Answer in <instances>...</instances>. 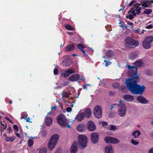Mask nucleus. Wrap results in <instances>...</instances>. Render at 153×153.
<instances>
[{
  "instance_id": "f257e3e1",
  "label": "nucleus",
  "mask_w": 153,
  "mask_h": 153,
  "mask_svg": "<svg viewBox=\"0 0 153 153\" xmlns=\"http://www.w3.org/2000/svg\"><path fill=\"white\" fill-rule=\"evenodd\" d=\"M127 68L129 70V76L131 77L128 78L125 83L126 86L129 91L134 94L142 95L145 89V86L143 85L140 86L137 84V80L139 76H137V70L136 67L127 65Z\"/></svg>"
},
{
  "instance_id": "f03ea898",
  "label": "nucleus",
  "mask_w": 153,
  "mask_h": 153,
  "mask_svg": "<svg viewBox=\"0 0 153 153\" xmlns=\"http://www.w3.org/2000/svg\"><path fill=\"white\" fill-rule=\"evenodd\" d=\"M140 6H142L143 8H145L147 7V4L146 2L142 3L141 4L137 3L135 4L133 6L131 10L128 12L126 18L130 19H132L136 14L140 13L141 9V7H140Z\"/></svg>"
},
{
  "instance_id": "7ed1b4c3",
  "label": "nucleus",
  "mask_w": 153,
  "mask_h": 153,
  "mask_svg": "<svg viewBox=\"0 0 153 153\" xmlns=\"http://www.w3.org/2000/svg\"><path fill=\"white\" fill-rule=\"evenodd\" d=\"M117 113L119 116L124 117L125 116L127 112V108L123 100H120L117 105Z\"/></svg>"
},
{
  "instance_id": "20e7f679",
  "label": "nucleus",
  "mask_w": 153,
  "mask_h": 153,
  "mask_svg": "<svg viewBox=\"0 0 153 153\" xmlns=\"http://www.w3.org/2000/svg\"><path fill=\"white\" fill-rule=\"evenodd\" d=\"M59 136L56 134L53 135L50 140L48 144V147L50 150H52L57 143L59 140Z\"/></svg>"
},
{
  "instance_id": "39448f33",
  "label": "nucleus",
  "mask_w": 153,
  "mask_h": 153,
  "mask_svg": "<svg viewBox=\"0 0 153 153\" xmlns=\"http://www.w3.org/2000/svg\"><path fill=\"white\" fill-rule=\"evenodd\" d=\"M125 43L127 47L134 48L139 45V42L131 37H128L125 39Z\"/></svg>"
},
{
  "instance_id": "423d86ee",
  "label": "nucleus",
  "mask_w": 153,
  "mask_h": 153,
  "mask_svg": "<svg viewBox=\"0 0 153 153\" xmlns=\"http://www.w3.org/2000/svg\"><path fill=\"white\" fill-rule=\"evenodd\" d=\"M79 143L82 147L85 148L86 147L88 142L87 137L84 135H79L78 137Z\"/></svg>"
},
{
  "instance_id": "0eeeda50",
  "label": "nucleus",
  "mask_w": 153,
  "mask_h": 153,
  "mask_svg": "<svg viewBox=\"0 0 153 153\" xmlns=\"http://www.w3.org/2000/svg\"><path fill=\"white\" fill-rule=\"evenodd\" d=\"M56 120L60 126L64 127L66 126L67 124V119L64 115L61 114L59 115Z\"/></svg>"
},
{
  "instance_id": "6e6552de",
  "label": "nucleus",
  "mask_w": 153,
  "mask_h": 153,
  "mask_svg": "<svg viewBox=\"0 0 153 153\" xmlns=\"http://www.w3.org/2000/svg\"><path fill=\"white\" fill-rule=\"evenodd\" d=\"M93 113L96 118H100L102 115V111L101 107L100 105L96 106L94 108Z\"/></svg>"
},
{
  "instance_id": "1a4fd4ad",
  "label": "nucleus",
  "mask_w": 153,
  "mask_h": 153,
  "mask_svg": "<svg viewBox=\"0 0 153 153\" xmlns=\"http://www.w3.org/2000/svg\"><path fill=\"white\" fill-rule=\"evenodd\" d=\"M153 41V37H146L143 42V47L145 49H149L151 47V43Z\"/></svg>"
},
{
  "instance_id": "9d476101",
  "label": "nucleus",
  "mask_w": 153,
  "mask_h": 153,
  "mask_svg": "<svg viewBox=\"0 0 153 153\" xmlns=\"http://www.w3.org/2000/svg\"><path fill=\"white\" fill-rule=\"evenodd\" d=\"M104 140L108 143L118 144L120 143V140L115 137L107 136L105 137Z\"/></svg>"
},
{
  "instance_id": "9b49d317",
  "label": "nucleus",
  "mask_w": 153,
  "mask_h": 153,
  "mask_svg": "<svg viewBox=\"0 0 153 153\" xmlns=\"http://www.w3.org/2000/svg\"><path fill=\"white\" fill-rule=\"evenodd\" d=\"M88 129L90 131H93L95 130L96 126L93 122L92 121H89L87 124Z\"/></svg>"
},
{
  "instance_id": "f8f14e48",
  "label": "nucleus",
  "mask_w": 153,
  "mask_h": 153,
  "mask_svg": "<svg viewBox=\"0 0 153 153\" xmlns=\"http://www.w3.org/2000/svg\"><path fill=\"white\" fill-rule=\"evenodd\" d=\"M90 137L92 142L94 144L96 143L98 141L99 135L97 133H93L91 134Z\"/></svg>"
},
{
  "instance_id": "ddd939ff",
  "label": "nucleus",
  "mask_w": 153,
  "mask_h": 153,
  "mask_svg": "<svg viewBox=\"0 0 153 153\" xmlns=\"http://www.w3.org/2000/svg\"><path fill=\"white\" fill-rule=\"evenodd\" d=\"M50 113V112L48 113L47 115L45 117L44 123L45 125L48 126H50L51 125L53 122L52 119L50 117L48 116L49 114Z\"/></svg>"
},
{
  "instance_id": "4468645a",
  "label": "nucleus",
  "mask_w": 153,
  "mask_h": 153,
  "mask_svg": "<svg viewBox=\"0 0 153 153\" xmlns=\"http://www.w3.org/2000/svg\"><path fill=\"white\" fill-rule=\"evenodd\" d=\"M74 72V70L72 69H69L62 73V76L66 78L69 76L70 74H73Z\"/></svg>"
},
{
  "instance_id": "2eb2a0df",
  "label": "nucleus",
  "mask_w": 153,
  "mask_h": 153,
  "mask_svg": "<svg viewBox=\"0 0 153 153\" xmlns=\"http://www.w3.org/2000/svg\"><path fill=\"white\" fill-rule=\"evenodd\" d=\"M105 153H114V150L113 147L110 145L106 146L104 149Z\"/></svg>"
},
{
  "instance_id": "dca6fc26",
  "label": "nucleus",
  "mask_w": 153,
  "mask_h": 153,
  "mask_svg": "<svg viewBox=\"0 0 153 153\" xmlns=\"http://www.w3.org/2000/svg\"><path fill=\"white\" fill-rule=\"evenodd\" d=\"M78 145L77 142H74L72 144L70 149L71 153H76L77 150Z\"/></svg>"
},
{
  "instance_id": "f3484780",
  "label": "nucleus",
  "mask_w": 153,
  "mask_h": 153,
  "mask_svg": "<svg viewBox=\"0 0 153 153\" xmlns=\"http://www.w3.org/2000/svg\"><path fill=\"white\" fill-rule=\"evenodd\" d=\"M80 75L78 74H74L68 78V79L71 81H76L79 79Z\"/></svg>"
},
{
  "instance_id": "a211bd4d",
  "label": "nucleus",
  "mask_w": 153,
  "mask_h": 153,
  "mask_svg": "<svg viewBox=\"0 0 153 153\" xmlns=\"http://www.w3.org/2000/svg\"><path fill=\"white\" fill-rule=\"evenodd\" d=\"M85 116V115L84 113H81L77 115L75 118V119L78 122H80L84 119Z\"/></svg>"
},
{
  "instance_id": "6ab92c4d",
  "label": "nucleus",
  "mask_w": 153,
  "mask_h": 153,
  "mask_svg": "<svg viewBox=\"0 0 153 153\" xmlns=\"http://www.w3.org/2000/svg\"><path fill=\"white\" fill-rule=\"evenodd\" d=\"M123 98L124 100L127 102H131L134 100V98L133 96L128 94L124 95Z\"/></svg>"
},
{
  "instance_id": "aec40b11",
  "label": "nucleus",
  "mask_w": 153,
  "mask_h": 153,
  "mask_svg": "<svg viewBox=\"0 0 153 153\" xmlns=\"http://www.w3.org/2000/svg\"><path fill=\"white\" fill-rule=\"evenodd\" d=\"M137 100L140 103L142 104H146L148 103V101L144 97L140 96L137 97Z\"/></svg>"
},
{
  "instance_id": "412c9836",
  "label": "nucleus",
  "mask_w": 153,
  "mask_h": 153,
  "mask_svg": "<svg viewBox=\"0 0 153 153\" xmlns=\"http://www.w3.org/2000/svg\"><path fill=\"white\" fill-rule=\"evenodd\" d=\"M85 126L83 124H80L78 125L76 127V129L79 132H82L84 131Z\"/></svg>"
},
{
  "instance_id": "4be33fe9",
  "label": "nucleus",
  "mask_w": 153,
  "mask_h": 153,
  "mask_svg": "<svg viewBox=\"0 0 153 153\" xmlns=\"http://www.w3.org/2000/svg\"><path fill=\"white\" fill-rule=\"evenodd\" d=\"M140 134V131L138 130L134 131L131 133V135L135 138L138 137Z\"/></svg>"
},
{
  "instance_id": "5701e85b",
  "label": "nucleus",
  "mask_w": 153,
  "mask_h": 153,
  "mask_svg": "<svg viewBox=\"0 0 153 153\" xmlns=\"http://www.w3.org/2000/svg\"><path fill=\"white\" fill-rule=\"evenodd\" d=\"M84 112V114H85V116L87 118H89L90 117L92 114V112L91 109L88 108H87L85 109Z\"/></svg>"
},
{
  "instance_id": "b1692460",
  "label": "nucleus",
  "mask_w": 153,
  "mask_h": 153,
  "mask_svg": "<svg viewBox=\"0 0 153 153\" xmlns=\"http://www.w3.org/2000/svg\"><path fill=\"white\" fill-rule=\"evenodd\" d=\"M6 124L3 122L2 123L1 121H0V126H1V131L2 132L4 130L6 129L7 128Z\"/></svg>"
},
{
  "instance_id": "393cba45",
  "label": "nucleus",
  "mask_w": 153,
  "mask_h": 153,
  "mask_svg": "<svg viewBox=\"0 0 153 153\" xmlns=\"http://www.w3.org/2000/svg\"><path fill=\"white\" fill-rule=\"evenodd\" d=\"M78 47L79 49L82 51L84 55V56H86L87 55L85 53V51L83 49V48L85 47V46H84L82 44L79 43L78 45Z\"/></svg>"
},
{
  "instance_id": "a878e982",
  "label": "nucleus",
  "mask_w": 153,
  "mask_h": 153,
  "mask_svg": "<svg viewBox=\"0 0 153 153\" xmlns=\"http://www.w3.org/2000/svg\"><path fill=\"white\" fill-rule=\"evenodd\" d=\"M78 47L79 49L82 51L84 55V56H86L87 55L85 53V51L83 49V48L85 47V46H84L82 44L79 43L78 45Z\"/></svg>"
},
{
  "instance_id": "bb28decb",
  "label": "nucleus",
  "mask_w": 153,
  "mask_h": 153,
  "mask_svg": "<svg viewBox=\"0 0 153 153\" xmlns=\"http://www.w3.org/2000/svg\"><path fill=\"white\" fill-rule=\"evenodd\" d=\"M78 47L79 49L82 51L84 55V56H86L87 55L85 53V51L83 49V48L85 47V46H84L82 44L79 43L78 45Z\"/></svg>"
},
{
  "instance_id": "cd10ccee",
  "label": "nucleus",
  "mask_w": 153,
  "mask_h": 153,
  "mask_svg": "<svg viewBox=\"0 0 153 153\" xmlns=\"http://www.w3.org/2000/svg\"><path fill=\"white\" fill-rule=\"evenodd\" d=\"M37 151L38 153H47V150L46 147H43L38 149Z\"/></svg>"
},
{
  "instance_id": "c85d7f7f",
  "label": "nucleus",
  "mask_w": 153,
  "mask_h": 153,
  "mask_svg": "<svg viewBox=\"0 0 153 153\" xmlns=\"http://www.w3.org/2000/svg\"><path fill=\"white\" fill-rule=\"evenodd\" d=\"M134 64L136 67H140L143 65L142 61L141 59L137 61Z\"/></svg>"
},
{
  "instance_id": "c756f323",
  "label": "nucleus",
  "mask_w": 153,
  "mask_h": 153,
  "mask_svg": "<svg viewBox=\"0 0 153 153\" xmlns=\"http://www.w3.org/2000/svg\"><path fill=\"white\" fill-rule=\"evenodd\" d=\"M74 48V47L73 45H69L68 46L65 48V51H69L73 50Z\"/></svg>"
},
{
  "instance_id": "7c9ffc66",
  "label": "nucleus",
  "mask_w": 153,
  "mask_h": 153,
  "mask_svg": "<svg viewBox=\"0 0 153 153\" xmlns=\"http://www.w3.org/2000/svg\"><path fill=\"white\" fill-rule=\"evenodd\" d=\"M132 31L135 33H137L140 35L143 34V33L144 31L143 30H141L139 29L136 30L133 29H132Z\"/></svg>"
},
{
  "instance_id": "2f4dec72",
  "label": "nucleus",
  "mask_w": 153,
  "mask_h": 153,
  "mask_svg": "<svg viewBox=\"0 0 153 153\" xmlns=\"http://www.w3.org/2000/svg\"><path fill=\"white\" fill-rule=\"evenodd\" d=\"M65 27L68 30H74V28L72 26L69 24L65 25Z\"/></svg>"
},
{
  "instance_id": "473e14b6",
  "label": "nucleus",
  "mask_w": 153,
  "mask_h": 153,
  "mask_svg": "<svg viewBox=\"0 0 153 153\" xmlns=\"http://www.w3.org/2000/svg\"><path fill=\"white\" fill-rule=\"evenodd\" d=\"M116 126L112 125H110L108 127V129L111 131H115L117 129Z\"/></svg>"
},
{
  "instance_id": "72a5a7b5",
  "label": "nucleus",
  "mask_w": 153,
  "mask_h": 153,
  "mask_svg": "<svg viewBox=\"0 0 153 153\" xmlns=\"http://www.w3.org/2000/svg\"><path fill=\"white\" fill-rule=\"evenodd\" d=\"M15 139V137L13 136L11 137H6V140L7 142H13Z\"/></svg>"
},
{
  "instance_id": "f704fd0d",
  "label": "nucleus",
  "mask_w": 153,
  "mask_h": 153,
  "mask_svg": "<svg viewBox=\"0 0 153 153\" xmlns=\"http://www.w3.org/2000/svg\"><path fill=\"white\" fill-rule=\"evenodd\" d=\"M63 65L65 67H67L69 65L68 63V60L67 59H65L63 60L62 62Z\"/></svg>"
},
{
  "instance_id": "c9c22d12",
  "label": "nucleus",
  "mask_w": 153,
  "mask_h": 153,
  "mask_svg": "<svg viewBox=\"0 0 153 153\" xmlns=\"http://www.w3.org/2000/svg\"><path fill=\"white\" fill-rule=\"evenodd\" d=\"M106 55L108 57H111L114 55V53L112 51H109L107 52Z\"/></svg>"
},
{
  "instance_id": "e433bc0d",
  "label": "nucleus",
  "mask_w": 153,
  "mask_h": 153,
  "mask_svg": "<svg viewBox=\"0 0 153 153\" xmlns=\"http://www.w3.org/2000/svg\"><path fill=\"white\" fill-rule=\"evenodd\" d=\"M152 10L150 9H146L144 12V14H149L151 13Z\"/></svg>"
},
{
  "instance_id": "4c0bfd02",
  "label": "nucleus",
  "mask_w": 153,
  "mask_h": 153,
  "mask_svg": "<svg viewBox=\"0 0 153 153\" xmlns=\"http://www.w3.org/2000/svg\"><path fill=\"white\" fill-rule=\"evenodd\" d=\"M131 143L133 145H137L139 144V142L136 140L132 139L131 140Z\"/></svg>"
},
{
  "instance_id": "58836bf2",
  "label": "nucleus",
  "mask_w": 153,
  "mask_h": 153,
  "mask_svg": "<svg viewBox=\"0 0 153 153\" xmlns=\"http://www.w3.org/2000/svg\"><path fill=\"white\" fill-rule=\"evenodd\" d=\"M28 145L29 146H31L33 145V141L31 139H29L27 142Z\"/></svg>"
},
{
  "instance_id": "ea45409f",
  "label": "nucleus",
  "mask_w": 153,
  "mask_h": 153,
  "mask_svg": "<svg viewBox=\"0 0 153 153\" xmlns=\"http://www.w3.org/2000/svg\"><path fill=\"white\" fill-rule=\"evenodd\" d=\"M100 124H101L102 126L104 127H105L106 126L108 125V123L106 122L105 121H101L100 122Z\"/></svg>"
},
{
  "instance_id": "a19ab883",
  "label": "nucleus",
  "mask_w": 153,
  "mask_h": 153,
  "mask_svg": "<svg viewBox=\"0 0 153 153\" xmlns=\"http://www.w3.org/2000/svg\"><path fill=\"white\" fill-rule=\"evenodd\" d=\"M70 94V93L69 92H65L63 93V96L67 98H68Z\"/></svg>"
},
{
  "instance_id": "79ce46f5",
  "label": "nucleus",
  "mask_w": 153,
  "mask_h": 153,
  "mask_svg": "<svg viewBox=\"0 0 153 153\" xmlns=\"http://www.w3.org/2000/svg\"><path fill=\"white\" fill-rule=\"evenodd\" d=\"M135 54L134 53H131L130 54L129 57L131 59H134L136 58V56H134Z\"/></svg>"
},
{
  "instance_id": "37998d69",
  "label": "nucleus",
  "mask_w": 153,
  "mask_h": 153,
  "mask_svg": "<svg viewBox=\"0 0 153 153\" xmlns=\"http://www.w3.org/2000/svg\"><path fill=\"white\" fill-rule=\"evenodd\" d=\"M113 87L115 88H117L119 86V84L117 83H115L113 84Z\"/></svg>"
},
{
  "instance_id": "c03bdc74",
  "label": "nucleus",
  "mask_w": 153,
  "mask_h": 153,
  "mask_svg": "<svg viewBox=\"0 0 153 153\" xmlns=\"http://www.w3.org/2000/svg\"><path fill=\"white\" fill-rule=\"evenodd\" d=\"M104 61L106 62V64H105V66H108V65H110L111 63V62H110L109 60L107 61L105 60Z\"/></svg>"
},
{
  "instance_id": "a18cd8bd",
  "label": "nucleus",
  "mask_w": 153,
  "mask_h": 153,
  "mask_svg": "<svg viewBox=\"0 0 153 153\" xmlns=\"http://www.w3.org/2000/svg\"><path fill=\"white\" fill-rule=\"evenodd\" d=\"M66 110L68 112H71L72 111V108L70 107H68L66 108Z\"/></svg>"
},
{
  "instance_id": "49530a36",
  "label": "nucleus",
  "mask_w": 153,
  "mask_h": 153,
  "mask_svg": "<svg viewBox=\"0 0 153 153\" xmlns=\"http://www.w3.org/2000/svg\"><path fill=\"white\" fill-rule=\"evenodd\" d=\"M13 128L15 129V132H17L18 131V126L16 125H14L13 126Z\"/></svg>"
},
{
  "instance_id": "de8ad7c7",
  "label": "nucleus",
  "mask_w": 153,
  "mask_h": 153,
  "mask_svg": "<svg viewBox=\"0 0 153 153\" xmlns=\"http://www.w3.org/2000/svg\"><path fill=\"white\" fill-rule=\"evenodd\" d=\"M22 117H21V119L24 118L25 117H26V116H27V114L24 113H22Z\"/></svg>"
},
{
  "instance_id": "09e8293b",
  "label": "nucleus",
  "mask_w": 153,
  "mask_h": 153,
  "mask_svg": "<svg viewBox=\"0 0 153 153\" xmlns=\"http://www.w3.org/2000/svg\"><path fill=\"white\" fill-rule=\"evenodd\" d=\"M53 73L55 75H57L58 73V70L57 68H55L53 70Z\"/></svg>"
},
{
  "instance_id": "8fccbe9b",
  "label": "nucleus",
  "mask_w": 153,
  "mask_h": 153,
  "mask_svg": "<svg viewBox=\"0 0 153 153\" xmlns=\"http://www.w3.org/2000/svg\"><path fill=\"white\" fill-rule=\"evenodd\" d=\"M135 3V1L134 0L132 1L129 4V6H131Z\"/></svg>"
},
{
  "instance_id": "3c124183",
  "label": "nucleus",
  "mask_w": 153,
  "mask_h": 153,
  "mask_svg": "<svg viewBox=\"0 0 153 153\" xmlns=\"http://www.w3.org/2000/svg\"><path fill=\"white\" fill-rule=\"evenodd\" d=\"M152 25H150L147 26L146 27V28L147 29H149L152 28Z\"/></svg>"
},
{
  "instance_id": "603ef678",
  "label": "nucleus",
  "mask_w": 153,
  "mask_h": 153,
  "mask_svg": "<svg viewBox=\"0 0 153 153\" xmlns=\"http://www.w3.org/2000/svg\"><path fill=\"white\" fill-rule=\"evenodd\" d=\"M148 153H153V147L150 149L148 151Z\"/></svg>"
},
{
  "instance_id": "864d4df0",
  "label": "nucleus",
  "mask_w": 153,
  "mask_h": 153,
  "mask_svg": "<svg viewBox=\"0 0 153 153\" xmlns=\"http://www.w3.org/2000/svg\"><path fill=\"white\" fill-rule=\"evenodd\" d=\"M26 120V121L27 122H28L29 123H32V122L30 121V119L29 117H28L27 119H25Z\"/></svg>"
},
{
  "instance_id": "5fc2aeb1",
  "label": "nucleus",
  "mask_w": 153,
  "mask_h": 153,
  "mask_svg": "<svg viewBox=\"0 0 153 153\" xmlns=\"http://www.w3.org/2000/svg\"><path fill=\"white\" fill-rule=\"evenodd\" d=\"M116 105V104H113L111 106V107L110 108V110L112 109L113 108H114Z\"/></svg>"
},
{
  "instance_id": "6e6d98bb",
  "label": "nucleus",
  "mask_w": 153,
  "mask_h": 153,
  "mask_svg": "<svg viewBox=\"0 0 153 153\" xmlns=\"http://www.w3.org/2000/svg\"><path fill=\"white\" fill-rule=\"evenodd\" d=\"M87 86H90V85L88 84H85V86L83 87L84 89H87V88L86 87Z\"/></svg>"
},
{
  "instance_id": "4d7b16f0",
  "label": "nucleus",
  "mask_w": 153,
  "mask_h": 153,
  "mask_svg": "<svg viewBox=\"0 0 153 153\" xmlns=\"http://www.w3.org/2000/svg\"><path fill=\"white\" fill-rule=\"evenodd\" d=\"M127 24L130 27H131L133 25V23L131 22H128Z\"/></svg>"
},
{
  "instance_id": "13d9d810",
  "label": "nucleus",
  "mask_w": 153,
  "mask_h": 153,
  "mask_svg": "<svg viewBox=\"0 0 153 153\" xmlns=\"http://www.w3.org/2000/svg\"><path fill=\"white\" fill-rule=\"evenodd\" d=\"M79 80H83V81H84L85 80V78L83 76H82L81 78L80 77Z\"/></svg>"
},
{
  "instance_id": "bf43d9fd",
  "label": "nucleus",
  "mask_w": 153,
  "mask_h": 153,
  "mask_svg": "<svg viewBox=\"0 0 153 153\" xmlns=\"http://www.w3.org/2000/svg\"><path fill=\"white\" fill-rule=\"evenodd\" d=\"M15 133L16 135L18 137L20 138V135L18 133L15 132Z\"/></svg>"
},
{
  "instance_id": "052dcab7",
  "label": "nucleus",
  "mask_w": 153,
  "mask_h": 153,
  "mask_svg": "<svg viewBox=\"0 0 153 153\" xmlns=\"http://www.w3.org/2000/svg\"><path fill=\"white\" fill-rule=\"evenodd\" d=\"M69 82H64V84L65 85H67L69 84Z\"/></svg>"
},
{
  "instance_id": "680f3d73",
  "label": "nucleus",
  "mask_w": 153,
  "mask_h": 153,
  "mask_svg": "<svg viewBox=\"0 0 153 153\" xmlns=\"http://www.w3.org/2000/svg\"><path fill=\"white\" fill-rule=\"evenodd\" d=\"M7 130L8 131H9V132L10 133V132L11 131V128L10 127H9L8 129H7Z\"/></svg>"
},
{
  "instance_id": "e2e57ef3",
  "label": "nucleus",
  "mask_w": 153,
  "mask_h": 153,
  "mask_svg": "<svg viewBox=\"0 0 153 153\" xmlns=\"http://www.w3.org/2000/svg\"><path fill=\"white\" fill-rule=\"evenodd\" d=\"M56 106H54L51 108L52 110L55 109L56 108Z\"/></svg>"
},
{
  "instance_id": "0e129e2a",
  "label": "nucleus",
  "mask_w": 153,
  "mask_h": 153,
  "mask_svg": "<svg viewBox=\"0 0 153 153\" xmlns=\"http://www.w3.org/2000/svg\"><path fill=\"white\" fill-rule=\"evenodd\" d=\"M3 136L4 137H5V138H6V137H7V134H4L3 135Z\"/></svg>"
},
{
  "instance_id": "69168bd1",
  "label": "nucleus",
  "mask_w": 153,
  "mask_h": 153,
  "mask_svg": "<svg viewBox=\"0 0 153 153\" xmlns=\"http://www.w3.org/2000/svg\"><path fill=\"white\" fill-rule=\"evenodd\" d=\"M67 124H68V123L67 124V125H66V126H67V127L69 128H70L71 127L70 126L68 125Z\"/></svg>"
},
{
  "instance_id": "338daca9",
  "label": "nucleus",
  "mask_w": 153,
  "mask_h": 153,
  "mask_svg": "<svg viewBox=\"0 0 153 153\" xmlns=\"http://www.w3.org/2000/svg\"><path fill=\"white\" fill-rule=\"evenodd\" d=\"M5 118L6 119H7V120H10L7 117H5Z\"/></svg>"
},
{
  "instance_id": "774afa93",
  "label": "nucleus",
  "mask_w": 153,
  "mask_h": 153,
  "mask_svg": "<svg viewBox=\"0 0 153 153\" xmlns=\"http://www.w3.org/2000/svg\"><path fill=\"white\" fill-rule=\"evenodd\" d=\"M72 55L73 56H76V54H73Z\"/></svg>"
}]
</instances>
